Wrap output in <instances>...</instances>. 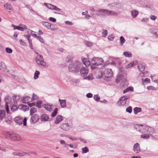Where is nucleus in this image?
<instances>
[{"label": "nucleus", "mask_w": 158, "mask_h": 158, "mask_svg": "<svg viewBox=\"0 0 158 158\" xmlns=\"http://www.w3.org/2000/svg\"><path fill=\"white\" fill-rule=\"evenodd\" d=\"M147 126L146 125L144 124L143 125L142 129H141L140 132L142 134L147 133L148 128H147L145 126Z\"/></svg>", "instance_id": "nucleus-28"}, {"label": "nucleus", "mask_w": 158, "mask_h": 158, "mask_svg": "<svg viewBox=\"0 0 158 158\" xmlns=\"http://www.w3.org/2000/svg\"><path fill=\"white\" fill-rule=\"evenodd\" d=\"M86 96L88 98H91L93 97V94L91 93H89L87 94Z\"/></svg>", "instance_id": "nucleus-60"}, {"label": "nucleus", "mask_w": 158, "mask_h": 158, "mask_svg": "<svg viewBox=\"0 0 158 158\" xmlns=\"http://www.w3.org/2000/svg\"><path fill=\"white\" fill-rule=\"evenodd\" d=\"M150 19L153 21L155 20L156 19V17L154 15H151L150 16Z\"/></svg>", "instance_id": "nucleus-56"}, {"label": "nucleus", "mask_w": 158, "mask_h": 158, "mask_svg": "<svg viewBox=\"0 0 158 158\" xmlns=\"http://www.w3.org/2000/svg\"><path fill=\"white\" fill-rule=\"evenodd\" d=\"M60 128L62 130L65 131H68L70 128V126L68 123H63L60 126Z\"/></svg>", "instance_id": "nucleus-11"}, {"label": "nucleus", "mask_w": 158, "mask_h": 158, "mask_svg": "<svg viewBox=\"0 0 158 158\" xmlns=\"http://www.w3.org/2000/svg\"><path fill=\"white\" fill-rule=\"evenodd\" d=\"M80 70L81 75L82 77L86 76L88 73V68L87 67H81Z\"/></svg>", "instance_id": "nucleus-8"}, {"label": "nucleus", "mask_w": 158, "mask_h": 158, "mask_svg": "<svg viewBox=\"0 0 158 158\" xmlns=\"http://www.w3.org/2000/svg\"><path fill=\"white\" fill-rule=\"evenodd\" d=\"M123 55L126 56L128 57H131L132 56L131 53L128 52H124L123 53Z\"/></svg>", "instance_id": "nucleus-37"}, {"label": "nucleus", "mask_w": 158, "mask_h": 158, "mask_svg": "<svg viewBox=\"0 0 158 158\" xmlns=\"http://www.w3.org/2000/svg\"><path fill=\"white\" fill-rule=\"evenodd\" d=\"M84 44L85 45H86L89 47H90L92 45V44L91 43L88 42V41H85L84 42Z\"/></svg>", "instance_id": "nucleus-52"}, {"label": "nucleus", "mask_w": 158, "mask_h": 158, "mask_svg": "<svg viewBox=\"0 0 158 158\" xmlns=\"http://www.w3.org/2000/svg\"><path fill=\"white\" fill-rule=\"evenodd\" d=\"M49 118L48 115L46 114H43L41 115L40 120L42 121L45 122L48 121Z\"/></svg>", "instance_id": "nucleus-16"}, {"label": "nucleus", "mask_w": 158, "mask_h": 158, "mask_svg": "<svg viewBox=\"0 0 158 158\" xmlns=\"http://www.w3.org/2000/svg\"><path fill=\"white\" fill-rule=\"evenodd\" d=\"M114 39V37L112 35L109 36H108V39L109 40L112 41Z\"/></svg>", "instance_id": "nucleus-64"}, {"label": "nucleus", "mask_w": 158, "mask_h": 158, "mask_svg": "<svg viewBox=\"0 0 158 158\" xmlns=\"http://www.w3.org/2000/svg\"><path fill=\"white\" fill-rule=\"evenodd\" d=\"M126 111L129 113H131L132 111V108L131 106H129L126 110Z\"/></svg>", "instance_id": "nucleus-48"}, {"label": "nucleus", "mask_w": 158, "mask_h": 158, "mask_svg": "<svg viewBox=\"0 0 158 158\" xmlns=\"http://www.w3.org/2000/svg\"><path fill=\"white\" fill-rule=\"evenodd\" d=\"M5 111L4 110L0 111V118L2 120L5 116Z\"/></svg>", "instance_id": "nucleus-31"}, {"label": "nucleus", "mask_w": 158, "mask_h": 158, "mask_svg": "<svg viewBox=\"0 0 158 158\" xmlns=\"http://www.w3.org/2000/svg\"><path fill=\"white\" fill-rule=\"evenodd\" d=\"M97 12L99 13H100V15H108V10L106 9H98L97 10Z\"/></svg>", "instance_id": "nucleus-12"}, {"label": "nucleus", "mask_w": 158, "mask_h": 158, "mask_svg": "<svg viewBox=\"0 0 158 158\" xmlns=\"http://www.w3.org/2000/svg\"><path fill=\"white\" fill-rule=\"evenodd\" d=\"M147 89L148 90H155V88L152 86H148L147 87Z\"/></svg>", "instance_id": "nucleus-55"}, {"label": "nucleus", "mask_w": 158, "mask_h": 158, "mask_svg": "<svg viewBox=\"0 0 158 158\" xmlns=\"http://www.w3.org/2000/svg\"><path fill=\"white\" fill-rule=\"evenodd\" d=\"M121 4L118 2H114L110 3L108 5V6L111 9H115L117 8H121Z\"/></svg>", "instance_id": "nucleus-6"}, {"label": "nucleus", "mask_w": 158, "mask_h": 158, "mask_svg": "<svg viewBox=\"0 0 158 158\" xmlns=\"http://www.w3.org/2000/svg\"><path fill=\"white\" fill-rule=\"evenodd\" d=\"M139 14V12L136 10H133L131 11V15L132 17L135 18L137 17Z\"/></svg>", "instance_id": "nucleus-23"}, {"label": "nucleus", "mask_w": 158, "mask_h": 158, "mask_svg": "<svg viewBox=\"0 0 158 158\" xmlns=\"http://www.w3.org/2000/svg\"><path fill=\"white\" fill-rule=\"evenodd\" d=\"M36 38L39 40L41 43H44V41L41 36H37Z\"/></svg>", "instance_id": "nucleus-42"}, {"label": "nucleus", "mask_w": 158, "mask_h": 158, "mask_svg": "<svg viewBox=\"0 0 158 158\" xmlns=\"http://www.w3.org/2000/svg\"><path fill=\"white\" fill-rule=\"evenodd\" d=\"M7 135L12 141H19L21 140V138L18 134L12 132H8Z\"/></svg>", "instance_id": "nucleus-2"}, {"label": "nucleus", "mask_w": 158, "mask_h": 158, "mask_svg": "<svg viewBox=\"0 0 158 158\" xmlns=\"http://www.w3.org/2000/svg\"><path fill=\"white\" fill-rule=\"evenodd\" d=\"M59 101L60 102L61 107L62 108H64L66 106V101L65 100H61L60 99H59Z\"/></svg>", "instance_id": "nucleus-19"}, {"label": "nucleus", "mask_w": 158, "mask_h": 158, "mask_svg": "<svg viewBox=\"0 0 158 158\" xmlns=\"http://www.w3.org/2000/svg\"><path fill=\"white\" fill-rule=\"evenodd\" d=\"M42 24L48 29L53 30V29L51 28L52 24L47 22L43 21L41 22Z\"/></svg>", "instance_id": "nucleus-17"}, {"label": "nucleus", "mask_w": 158, "mask_h": 158, "mask_svg": "<svg viewBox=\"0 0 158 158\" xmlns=\"http://www.w3.org/2000/svg\"><path fill=\"white\" fill-rule=\"evenodd\" d=\"M27 120L26 118L23 119L21 116L17 117L14 119V121L17 124L20 125L23 123L24 126L27 125Z\"/></svg>", "instance_id": "nucleus-3"}, {"label": "nucleus", "mask_w": 158, "mask_h": 158, "mask_svg": "<svg viewBox=\"0 0 158 158\" xmlns=\"http://www.w3.org/2000/svg\"><path fill=\"white\" fill-rule=\"evenodd\" d=\"M66 137L72 140H76L77 139L75 137L70 136L69 135H66Z\"/></svg>", "instance_id": "nucleus-49"}, {"label": "nucleus", "mask_w": 158, "mask_h": 158, "mask_svg": "<svg viewBox=\"0 0 158 158\" xmlns=\"http://www.w3.org/2000/svg\"><path fill=\"white\" fill-rule=\"evenodd\" d=\"M6 122L8 124H10L12 122L11 119L9 118L7 119V118H5Z\"/></svg>", "instance_id": "nucleus-54"}, {"label": "nucleus", "mask_w": 158, "mask_h": 158, "mask_svg": "<svg viewBox=\"0 0 158 158\" xmlns=\"http://www.w3.org/2000/svg\"><path fill=\"white\" fill-rule=\"evenodd\" d=\"M4 7L8 10H12L13 7L12 6L8 3L4 4Z\"/></svg>", "instance_id": "nucleus-25"}, {"label": "nucleus", "mask_w": 158, "mask_h": 158, "mask_svg": "<svg viewBox=\"0 0 158 158\" xmlns=\"http://www.w3.org/2000/svg\"><path fill=\"white\" fill-rule=\"evenodd\" d=\"M110 15L117 16L118 15V14L117 12L114 11H110L108 10V15Z\"/></svg>", "instance_id": "nucleus-29"}, {"label": "nucleus", "mask_w": 158, "mask_h": 158, "mask_svg": "<svg viewBox=\"0 0 158 158\" xmlns=\"http://www.w3.org/2000/svg\"><path fill=\"white\" fill-rule=\"evenodd\" d=\"M96 61H97L96 62V67H97V66L102 65V64L103 60H102V59L101 58H97V60H96Z\"/></svg>", "instance_id": "nucleus-24"}, {"label": "nucleus", "mask_w": 158, "mask_h": 158, "mask_svg": "<svg viewBox=\"0 0 158 158\" xmlns=\"http://www.w3.org/2000/svg\"><path fill=\"white\" fill-rule=\"evenodd\" d=\"M43 106L48 111H51L52 110V106L51 105L48 104H44Z\"/></svg>", "instance_id": "nucleus-27"}, {"label": "nucleus", "mask_w": 158, "mask_h": 158, "mask_svg": "<svg viewBox=\"0 0 158 158\" xmlns=\"http://www.w3.org/2000/svg\"><path fill=\"white\" fill-rule=\"evenodd\" d=\"M49 20L50 21H51L53 22H55L56 21V19L54 18H52V17H50L49 18Z\"/></svg>", "instance_id": "nucleus-57"}, {"label": "nucleus", "mask_w": 158, "mask_h": 158, "mask_svg": "<svg viewBox=\"0 0 158 158\" xmlns=\"http://www.w3.org/2000/svg\"><path fill=\"white\" fill-rule=\"evenodd\" d=\"M42 103V102L41 101H38L36 103V106H37L39 108H40L41 107V104Z\"/></svg>", "instance_id": "nucleus-61"}, {"label": "nucleus", "mask_w": 158, "mask_h": 158, "mask_svg": "<svg viewBox=\"0 0 158 158\" xmlns=\"http://www.w3.org/2000/svg\"><path fill=\"white\" fill-rule=\"evenodd\" d=\"M145 126L147 127V128H148L147 133L149 135H151L154 133L155 130L153 127H148V126Z\"/></svg>", "instance_id": "nucleus-13"}, {"label": "nucleus", "mask_w": 158, "mask_h": 158, "mask_svg": "<svg viewBox=\"0 0 158 158\" xmlns=\"http://www.w3.org/2000/svg\"><path fill=\"white\" fill-rule=\"evenodd\" d=\"M82 153L83 154L85 153L88 152L89 151V149L87 147H85L82 148Z\"/></svg>", "instance_id": "nucleus-44"}, {"label": "nucleus", "mask_w": 158, "mask_h": 158, "mask_svg": "<svg viewBox=\"0 0 158 158\" xmlns=\"http://www.w3.org/2000/svg\"><path fill=\"white\" fill-rule=\"evenodd\" d=\"M6 67L4 63L0 62V70L2 71H5L6 69Z\"/></svg>", "instance_id": "nucleus-22"}, {"label": "nucleus", "mask_w": 158, "mask_h": 158, "mask_svg": "<svg viewBox=\"0 0 158 158\" xmlns=\"http://www.w3.org/2000/svg\"><path fill=\"white\" fill-rule=\"evenodd\" d=\"M82 67V64L80 62L76 61L72 63L69 66V69L72 72H78L80 69Z\"/></svg>", "instance_id": "nucleus-1"}, {"label": "nucleus", "mask_w": 158, "mask_h": 158, "mask_svg": "<svg viewBox=\"0 0 158 158\" xmlns=\"http://www.w3.org/2000/svg\"><path fill=\"white\" fill-rule=\"evenodd\" d=\"M35 60L36 63L44 67H47L46 63L44 61L43 57L42 55L36 56L35 58Z\"/></svg>", "instance_id": "nucleus-4"}, {"label": "nucleus", "mask_w": 158, "mask_h": 158, "mask_svg": "<svg viewBox=\"0 0 158 158\" xmlns=\"http://www.w3.org/2000/svg\"><path fill=\"white\" fill-rule=\"evenodd\" d=\"M134 127L137 131L140 132L141 129H142L143 125L136 124Z\"/></svg>", "instance_id": "nucleus-26"}, {"label": "nucleus", "mask_w": 158, "mask_h": 158, "mask_svg": "<svg viewBox=\"0 0 158 158\" xmlns=\"http://www.w3.org/2000/svg\"><path fill=\"white\" fill-rule=\"evenodd\" d=\"M27 154H28V152H23L22 153L19 152L18 156L20 157H22L24 156L27 155Z\"/></svg>", "instance_id": "nucleus-51"}, {"label": "nucleus", "mask_w": 158, "mask_h": 158, "mask_svg": "<svg viewBox=\"0 0 158 158\" xmlns=\"http://www.w3.org/2000/svg\"><path fill=\"white\" fill-rule=\"evenodd\" d=\"M40 74L39 71L38 70H36L34 73V78L36 80L38 79L39 77V75Z\"/></svg>", "instance_id": "nucleus-36"}, {"label": "nucleus", "mask_w": 158, "mask_h": 158, "mask_svg": "<svg viewBox=\"0 0 158 158\" xmlns=\"http://www.w3.org/2000/svg\"><path fill=\"white\" fill-rule=\"evenodd\" d=\"M6 112L7 114L9 113V106L8 104L6 105Z\"/></svg>", "instance_id": "nucleus-58"}, {"label": "nucleus", "mask_w": 158, "mask_h": 158, "mask_svg": "<svg viewBox=\"0 0 158 158\" xmlns=\"http://www.w3.org/2000/svg\"><path fill=\"white\" fill-rule=\"evenodd\" d=\"M73 58V57L72 56H68L66 58V60L68 61H70Z\"/></svg>", "instance_id": "nucleus-53"}, {"label": "nucleus", "mask_w": 158, "mask_h": 158, "mask_svg": "<svg viewBox=\"0 0 158 158\" xmlns=\"http://www.w3.org/2000/svg\"><path fill=\"white\" fill-rule=\"evenodd\" d=\"M58 109L55 108L51 116L52 117H54L57 114Z\"/></svg>", "instance_id": "nucleus-41"}, {"label": "nucleus", "mask_w": 158, "mask_h": 158, "mask_svg": "<svg viewBox=\"0 0 158 158\" xmlns=\"http://www.w3.org/2000/svg\"><path fill=\"white\" fill-rule=\"evenodd\" d=\"M30 31L31 32V34L32 35L36 38L37 36L34 33L35 32L31 30H30Z\"/></svg>", "instance_id": "nucleus-62"}, {"label": "nucleus", "mask_w": 158, "mask_h": 158, "mask_svg": "<svg viewBox=\"0 0 158 158\" xmlns=\"http://www.w3.org/2000/svg\"><path fill=\"white\" fill-rule=\"evenodd\" d=\"M31 116L30 119L31 123H36L39 120V117L37 114H33Z\"/></svg>", "instance_id": "nucleus-9"}, {"label": "nucleus", "mask_w": 158, "mask_h": 158, "mask_svg": "<svg viewBox=\"0 0 158 158\" xmlns=\"http://www.w3.org/2000/svg\"><path fill=\"white\" fill-rule=\"evenodd\" d=\"M102 30L103 31L102 33V36L103 37H106V36L107 35V31L106 30L103 29Z\"/></svg>", "instance_id": "nucleus-45"}, {"label": "nucleus", "mask_w": 158, "mask_h": 158, "mask_svg": "<svg viewBox=\"0 0 158 158\" xmlns=\"http://www.w3.org/2000/svg\"><path fill=\"white\" fill-rule=\"evenodd\" d=\"M149 135L148 133H144L143 134L141 135V137L142 138L144 139H148L149 138Z\"/></svg>", "instance_id": "nucleus-39"}, {"label": "nucleus", "mask_w": 158, "mask_h": 158, "mask_svg": "<svg viewBox=\"0 0 158 158\" xmlns=\"http://www.w3.org/2000/svg\"><path fill=\"white\" fill-rule=\"evenodd\" d=\"M5 101L6 103V105L10 103L11 101V97L8 96H6L5 97Z\"/></svg>", "instance_id": "nucleus-30"}, {"label": "nucleus", "mask_w": 158, "mask_h": 158, "mask_svg": "<svg viewBox=\"0 0 158 158\" xmlns=\"http://www.w3.org/2000/svg\"><path fill=\"white\" fill-rule=\"evenodd\" d=\"M141 108L139 107H136L134 109V113L135 114H137L138 113L140 112L141 111Z\"/></svg>", "instance_id": "nucleus-33"}, {"label": "nucleus", "mask_w": 158, "mask_h": 158, "mask_svg": "<svg viewBox=\"0 0 158 158\" xmlns=\"http://www.w3.org/2000/svg\"><path fill=\"white\" fill-rule=\"evenodd\" d=\"M63 119V117L61 115H58L56 117V120L55 121V123L58 124L61 122Z\"/></svg>", "instance_id": "nucleus-20"}, {"label": "nucleus", "mask_w": 158, "mask_h": 158, "mask_svg": "<svg viewBox=\"0 0 158 158\" xmlns=\"http://www.w3.org/2000/svg\"><path fill=\"white\" fill-rule=\"evenodd\" d=\"M94 99L97 102L99 101L100 98L98 94L94 95L93 97Z\"/></svg>", "instance_id": "nucleus-43"}, {"label": "nucleus", "mask_w": 158, "mask_h": 158, "mask_svg": "<svg viewBox=\"0 0 158 158\" xmlns=\"http://www.w3.org/2000/svg\"><path fill=\"white\" fill-rule=\"evenodd\" d=\"M30 115H32L33 114L37 111V109L34 107H32L31 108L30 110Z\"/></svg>", "instance_id": "nucleus-34"}, {"label": "nucleus", "mask_w": 158, "mask_h": 158, "mask_svg": "<svg viewBox=\"0 0 158 158\" xmlns=\"http://www.w3.org/2000/svg\"><path fill=\"white\" fill-rule=\"evenodd\" d=\"M126 74L125 73H123L122 74H119L118 76V77L116 79V81L117 80L119 81L120 80H122L125 79L126 77Z\"/></svg>", "instance_id": "nucleus-14"}, {"label": "nucleus", "mask_w": 158, "mask_h": 158, "mask_svg": "<svg viewBox=\"0 0 158 158\" xmlns=\"http://www.w3.org/2000/svg\"><path fill=\"white\" fill-rule=\"evenodd\" d=\"M133 150L136 153H138L140 151L139 144L138 143H136L134 145Z\"/></svg>", "instance_id": "nucleus-18"}, {"label": "nucleus", "mask_w": 158, "mask_h": 158, "mask_svg": "<svg viewBox=\"0 0 158 158\" xmlns=\"http://www.w3.org/2000/svg\"><path fill=\"white\" fill-rule=\"evenodd\" d=\"M129 97L124 96L122 97L117 102V105L119 106H122L125 105L126 103L127 100Z\"/></svg>", "instance_id": "nucleus-5"}, {"label": "nucleus", "mask_w": 158, "mask_h": 158, "mask_svg": "<svg viewBox=\"0 0 158 158\" xmlns=\"http://www.w3.org/2000/svg\"><path fill=\"white\" fill-rule=\"evenodd\" d=\"M38 98V96L33 93L32 94V97L31 98V101L37 100Z\"/></svg>", "instance_id": "nucleus-46"}, {"label": "nucleus", "mask_w": 158, "mask_h": 158, "mask_svg": "<svg viewBox=\"0 0 158 158\" xmlns=\"http://www.w3.org/2000/svg\"><path fill=\"white\" fill-rule=\"evenodd\" d=\"M82 61L84 64L86 66V67L89 66L91 64V63L87 58L82 59Z\"/></svg>", "instance_id": "nucleus-21"}, {"label": "nucleus", "mask_w": 158, "mask_h": 158, "mask_svg": "<svg viewBox=\"0 0 158 158\" xmlns=\"http://www.w3.org/2000/svg\"><path fill=\"white\" fill-rule=\"evenodd\" d=\"M104 74L105 77L107 78L111 77L113 76V72L111 69H106L104 70Z\"/></svg>", "instance_id": "nucleus-7"}, {"label": "nucleus", "mask_w": 158, "mask_h": 158, "mask_svg": "<svg viewBox=\"0 0 158 158\" xmlns=\"http://www.w3.org/2000/svg\"><path fill=\"white\" fill-rule=\"evenodd\" d=\"M143 82L145 81L146 83H149L150 82V80L148 78H145L144 80H142Z\"/></svg>", "instance_id": "nucleus-59"}, {"label": "nucleus", "mask_w": 158, "mask_h": 158, "mask_svg": "<svg viewBox=\"0 0 158 158\" xmlns=\"http://www.w3.org/2000/svg\"><path fill=\"white\" fill-rule=\"evenodd\" d=\"M44 5L45 6H46L48 8L50 9V7L52 6V4L49 3H44Z\"/></svg>", "instance_id": "nucleus-63"}, {"label": "nucleus", "mask_w": 158, "mask_h": 158, "mask_svg": "<svg viewBox=\"0 0 158 158\" xmlns=\"http://www.w3.org/2000/svg\"><path fill=\"white\" fill-rule=\"evenodd\" d=\"M22 102L24 103H28L31 101V98L27 96H25L21 98Z\"/></svg>", "instance_id": "nucleus-15"}, {"label": "nucleus", "mask_w": 158, "mask_h": 158, "mask_svg": "<svg viewBox=\"0 0 158 158\" xmlns=\"http://www.w3.org/2000/svg\"><path fill=\"white\" fill-rule=\"evenodd\" d=\"M157 29H155L154 28H152L150 29L149 30V32L152 34H154V35H156V31L157 30Z\"/></svg>", "instance_id": "nucleus-38"}, {"label": "nucleus", "mask_w": 158, "mask_h": 158, "mask_svg": "<svg viewBox=\"0 0 158 158\" xmlns=\"http://www.w3.org/2000/svg\"><path fill=\"white\" fill-rule=\"evenodd\" d=\"M6 52L9 53H11L12 52V50L11 48H6Z\"/></svg>", "instance_id": "nucleus-50"}, {"label": "nucleus", "mask_w": 158, "mask_h": 158, "mask_svg": "<svg viewBox=\"0 0 158 158\" xmlns=\"http://www.w3.org/2000/svg\"><path fill=\"white\" fill-rule=\"evenodd\" d=\"M96 59L97 60V57H94L91 60V63L92 65L91 66V68L92 70L97 68V67H96V62L97 61H96Z\"/></svg>", "instance_id": "nucleus-10"}, {"label": "nucleus", "mask_w": 158, "mask_h": 158, "mask_svg": "<svg viewBox=\"0 0 158 158\" xmlns=\"http://www.w3.org/2000/svg\"><path fill=\"white\" fill-rule=\"evenodd\" d=\"M137 64V62L136 61H133L132 62H131L128 65H127V68H129L131 67L136 65Z\"/></svg>", "instance_id": "nucleus-35"}, {"label": "nucleus", "mask_w": 158, "mask_h": 158, "mask_svg": "<svg viewBox=\"0 0 158 158\" xmlns=\"http://www.w3.org/2000/svg\"><path fill=\"white\" fill-rule=\"evenodd\" d=\"M120 45H122L123 43H125V40L124 38V37L122 36L120 38Z\"/></svg>", "instance_id": "nucleus-40"}, {"label": "nucleus", "mask_w": 158, "mask_h": 158, "mask_svg": "<svg viewBox=\"0 0 158 158\" xmlns=\"http://www.w3.org/2000/svg\"><path fill=\"white\" fill-rule=\"evenodd\" d=\"M138 69L140 71L142 72L144 71L145 69V67L144 65L142 64H139L138 66Z\"/></svg>", "instance_id": "nucleus-32"}, {"label": "nucleus", "mask_w": 158, "mask_h": 158, "mask_svg": "<svg viewBox=\"0 0 158 158\" xmlns=\"http://www.w3.org/2000/svg\"><path fill=\"white\" fill-rule=\"evenodd\" d=\"M18 109L17 106L15 105H14L11 107V109L13 111H16Z\"/></svg>", "instance_id": "nucleus-47"}]
</instances>
